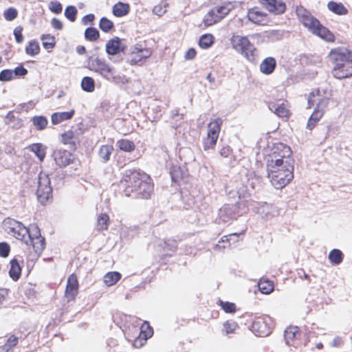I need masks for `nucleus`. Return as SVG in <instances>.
<instances>
[{
    "label": "nucleus",
    "instance_id": "obj_1",
    "mask_svg": "<svg viewBox=\"0 0 352 352\" xmlns=\"http://www.w3.org/2000/svg\"><path fill=\"white\" fill-rule=\"evenodd\" d=\"M290 148L283 144H274L265 149L264 155L267 177L276 189H282L294 178V160Z\"/></svg>",
    "mask_w": 352,
    "mask_h": 352
},
{
    "label": "nucleus",
    "instance_id": "obj_2",
    "mask_svg": "<svg viewBox=\"0 0 352 352\" xmlns=\"http://www.w3.org/2000/svg\"><path fill=\"white\" fill-rule=\"evenodd\" d=\"M124 186V192L127 197L148 199L153 191L151 177L135 170L126 171Z\"/></svg>",
    "mask_w": 352,
    "mask_h": 352
},
{
    "label": "nucleus",
    "instance_id": "obj_3",
    "mask_svg": "<svg viewBox=\"0 0 352 352\" xmlns=\"http://www.w3.org/2000/svg\"><path fill=\"white\" fill-rule=\"evenodd\" d=\"M329 58L333 64V75L335 78L342 79L352 76V52L342 47L333 49L330 52Z\"/></svg>",
    "mask_w": 352,
    "mask_h": 352
},
{
    "label": "nucleus",
    "instance_id": "obj_4",
    "mask_svg": "<svg viewBox=\"0 0 352 352\" xmlns=\"http://www.w3.org/2000/svg\"><path fill=\"white\" fill-rule=\"evenodd\" d=\"M296 14L305 27L308 28L313 34L320 36L327 42L334 41V35L320 21L314 17L311 14L303 7H297Z\"/></svg>",
    "mask_w": 352,
    "mask_h": 352
},
{
    "label": "nucleus",
    "instance_id": "obj_5",
    "mask_svg": "<svg viewBox=\"0 0 352 352\" xmlns=\"http://www.w3.org/2000/svg\"><path fill=\"white\" fill-rule=\"evenodd\" d=\"M90 69L99 74L103 78L109 82L118 85H124L129 81L124 74L119 72L115 67L98 58L91 60Z\"/></svg>",
    "mask_w": 352,
    "mask_h": 352
},
{
    "label": "nucleus",
    "instance_id": "obj_6",
    "mask_svg": "<svg viewBox=\"0 0 352 352\" xmlns=\"http://www.w3.org/2000/svg\"><path fill=\"white\" fill-rule=\"evenodd\" d=\"M329 102V98L321 94L320 90H316L309 94L308 100L309 108L312 105L316 104V108L311 115L307 124V128L309 130L314 129L318 122L321 119L324 114L325 108Z\"/></svg>",
    "mask_w": 352,
    "mask_h": 352
},
{
    "label": "nucleus",
    "instance_id": "obj_7",
    "mask_svg": "<svg viewBox=\"0 0 352 352\" xmlns=\"http://www.w3.org/2000/svg\"><path fill=\"white\" fill-rule=\"evenodd\" d=\"M232 47L241 53L250 62L254 63L257 60L256 50L249 39L245 36L234 35L230 39Z\"/></svg>",
    "mask_w": 352,
    "mask_h": 352
},
{
    "label": "nucleus",
    "instance_id": "obj_8",
    "mask_svg": "<svg viewBox=\"0 0 352 352\" xmlns=\"http://www.w3.org/2000/svg\"><path fill=\"white\" fill-rule=\"evenodd\" d=\"M223 120L220 118L212 120L208 124L207 137L204 140V149H213L217 144Z\"/></svg>",
    "mask_w": 352,
    "mask_h": 352
},
{
    "label": "nucleus",
    "instance_id": "obj_9",
    "mask_svg": "<svg viewBox=\"0 0 352 352\" xmlns=\"http://www.w3.org/2000/svg\"><path fill=\"white\" fill-rule=\"evenodd\" d=\"M36 195L38 201L44 204L52 196V188L50 185L49 175L41 172L38 175Z\"/></svg>",
    "mask_w": 352,
    "mask_h": 352
},
{
    "label": "nucleus",
    "instance_id": "obj_10",
    "mask_svg": "<svg viewBox=\"0 0 352 352\" xmlns=\"http://www.w3.org/2000/svg\"><path fill=\"white\" fill-rule=\"evenodd\" d=\"M274 327V321L269 316L258 318L252 325V331L257 336L266 337L269 336Z\"/></svg>",
    "mask_w": 352,
    "mask_h": 352
},
{
    "label": "nucleus",
    "instance_id": "obj_11",
    "mask_svg": "<svg viewBox=\"0 0 352 352\" xmlns=\"http://www.w3.org/2000/svg\"><path fill=\"white\" fill-rule=\"evenodd\" d=\"M254 211L261 215V217L267 219H270L278 214V210L272 205L267 203L258 204V206L254 208Z\"/></svg>",
    "mask_w": 352,
    "mask_h": 352
},
{
    "label": "nucleus",
    "instance_id": "obj_12",
    "mask_svg": "<svg viewBox=\"0 0 352 352\" xmlns=\"http://www.w3.org/2000/svg\"><path fill=\"white\" fill-rule=\"evenodd\" d=\"M53 157L56 164L60 167H65L72 163L73 158L70 152L66 150H56Z\"/></svg>",
    "mask_w": 352,
    "mask_h": 352
},
{
    "label": "nucleus",
    "instance_id": "obj_13",
    "mask_svg": "<svg viewBox=\"0 0 352 352\" xmlns=\"http://www.w3.org/2000/svg\"><path fill=\"white\" fill-rule=\"evenodd\" d=\"M78 283L76 276L71 274L67 279V284L65 289V298L67 301L73 300L78 294Z\"/></svg>",
    "mask_w": 352,
    "mask_h": 352
},
{
    "label": "nucleus",
    "instance_id": "obj_14",
    "mask_svg": "<svg viewBox=\"0 0 352 352\" xmlns=\"http://www.w3.org/2000/svg\"><path fill=\"white\" fill-rule=\"evenodd\" d=\"M262 3L270 12L277 14L283 13L286 8L283 2L277 0H262Z\"/></svg>",
    "mask_w": 352,
    "mask_h": 352
},
{
    "label": "nucleus",
    "instance_id": "obj_15",
    "mask_svg": "<svg viewBox=\"0 0 352 352\" xmlns=\"http://www.w3.org/2000/svg\"><path fill=\"white\" fill-rule=\"evenodd\" d=\"M124 45L118 37H116L106 44V52L109 55H115L124 50Z\"/></svg>",
    "mask_w": 352,
    "mask_h": 352
},
{
    "label": "nucleus",
    "instance_id": "obj_16",
    "mask_svg": "<svg viewBox=\"0 0 352 352\" xmlns=\"http://www.w3.org/2000/svg\"><path fill=\"white\" fill-rule=\"evenodd\" d=\"M300 336L299 329L297 327H289L284 331L285 343L288 346H294L296 340Z\"/></svg>",
    "mask_w": 352,
    "mask_h": 352
},
{
    "label": "nucleus",
    "instance_id": "obj_17",
    "mask_svg": "<svg viewBox=\"0 0 352 352\" xmlns=\"http://www.w3.org/2000/svg\"><path fill=\"white\" fill-rule=\"evenodd\" d=\"M269 109L280 118H288L289 111L287 108V104L282 102L278 104L276 102H270L268 104Z\"/></svg>",
    "mask_w": 352,
    "mask_h": 352
},
{
    "label": "nucleus",
    "instance_id": "obj_18",
    "mask_svg": "<svg viewBox=\"0 0 352 352\" xmlns=\"http://www.w3.org/2000/svg\"><path fill=\"white\" fill-rule=\"evenodd\" d=\"M75 111L55 112L51 116L52 123L54 125L58 124L63 121L70 120L73 118Z\"/></svg>",
    "mask_w": 352,
    "mask_h": 352
},
{
    "label": "nucleus",
    "instance_id": "obj_19",
    "mask_svg": "<svg viewBox=\"0 0 352 352\" xmlns=\"http://www.w3.org/2000/svg\"><path fill=\"white\" fill-rule=\"evenodd\" d=\"M248 17L250 21L255 24L263 25L266 21V15L257 8H252L248 11Z\"/></svg>",
    "mask_w": 352,
    "mask_h": 352
},
{
    "label": "nucleus",
    "instance_id": "obj_20",
    "mask_svg": "<svg viewBox=\"0 0 352 352\" xmlns=\"http://www.w3.org/2000/svg\"><path fill=\"white\" fill-rule=\"evenodd\" d=\"M28 245H31L36 254H40L45 248V239L42 236L34 237L29 240L24 241Z\"/></svg>",
    "mask_w": 352,
    "mask_h": 352
},
{
    "label": "nucleus",
    "instance_id": "obj_21",
    "mask_svg": "<svg viewBox=\"0 0 352 352\" xmlns=\"http://www.w3.org/2000/svg\"><path fill=\"white\" fill-rule=\"evenodd\" d=\"M47 147L41 143L32 144L27 147V149L33 152L38 158L40 162H43L46 155Z\"/></svg>",
    "mask_w": 352,
    "mask_h": 352
},
{
    "label": "nucleus",
    "instance_id": "obj_22",
    "mask_svg": "<svg viewBox=\"0 0 352 352\" xmlns=\"http://www.w3.org/2000/svg\"><path fill=\"white\" fill-rule=\"evenodd\" d=\"M276 65V62L274 58L267 57L261 63L260 70L263 74H270L274 72Z\"/></svg>",
    "mask_w": 352,
    "mask_h": 352
},
{
    "label": "nucleus",
    "instance_id": "obj_23",
    "mask_svg": "<svg viewBox=\"0 0 352 352\" xmlns=\"http://www.w3.org/2000/svg\"><path fill=\"white\" fill-rule=\"evenodd\" d=\"M222 19L221 16L219 15L212 8L205 15L204 23L206 26H210L219 22Z\"/></svg>",
    "mask_w": 352,
    "mask_h": 352
},
{
    "label": "nucleus",
    "instance_id": "obj_24",
    "mask_svg": "<svg viewBox=\"0 0 352 352\" xmlns=\"http://www.w3.org/2000/svg\"><path fill=\"white\" fill-rule=\"evenodd\" d=\"M222 19L221 16L219 15L212 8L205 15L204 23L206 26H210L219 22Z\"/></svg>",
    "mask_w": 352,
    "mask_h": 352
},
{
    "label": "nucleus",
    "instance_id": "obj_25",
    "mask_svg": "<svg viewBox=\"0 0 352 352\" xmlns=\"http://www.w3.org/2000/svg\"><path fill=\"white\" fill-rule=\"evenodd\" d=\"M28 233V228L19 222L17 226L14 227V230L10 232V234H12L16 239L24 241Z\"/></svg>",
    "mask_w": 352,
    "mask_h": 352
},
{
    "label": "nucleus",
    "instance_id": "obj_26",
    "mask_svg": "<svg viewBox=\"0 0 352 352\" xmlns=\"http://www.w3.org/2000/svg\"><path fill=\"white\" fill-rule=\"evenodd\" d=\"M327 8L330 11L338 15H345L348 13V10L342 3L329 1Z\"/></svg>",
    "mask_w": 352,
    "mask_h": 352
},
{
    "label": "nucleus",
    "instance_id": "obj_27",
    "mask_svg": "<svg viewBox=\"0 0 352 352\" xmlns=\"http://www.w3.org/2000/svg\"><path fill=\"white\" fill-rule=\"evenodd\" d=\"M219 217L225 223L229 221L231 219L235 218L232 207L229 205L223 206L219 210Z\"/></svg>",
    "mask_w": 352,
    "mask_h": 352
},
{
    "label": "nucleus",
    "instance_id": "obj_28",
    "mask_svg": "<svg viewBox=\"0 0 352 352\" xmlns=\"http://www.w3.org/2000/svg\"><path fill=\"white\" fill-rule=\"evenodd\" d=\"M121 278V274L117 272L107 273L103 277L105 285L110 287L115 285Z\"/></svg>",
    "mask_w": 352,
    "mask_h": 352
},
{
    "label": "nucleus",
    "instance_id": "obj_29",
    "mask_svg": "<svg viewBox=\"0 0 352 352\" xmlns=\"http://www.w3.org/2000/svg\"><path fill=\"white\" fill-rule=\"evenodd\" d=\"M113 151V147L111 145H102L99 149L98 156L103 162H107L109 160Z\"/></svg>",
    "mask_w": 352,
    "mask_h": 352
},
{
    "label": "nucleus",
    "instance_id": "obj_30",
    "mask_svg": "<svg viewBox=\"0 0 352 352\" xmlns=\"http://www.w3.org/2000/svg\"><path fill=\"white\" fill-rule=\"evenodd\" d=\"M233 6L230 1H225L223 5L217 6L213 8L214 11L220 16L221 18H224L228 13L233 9Z\"/></svg>",
    "mask_w": 352,
    "mask_h": 352
},
{
    "label": "nucleus",
    "instance_id": "obj_31",
    "mask_svg": "<svg viewBox=\"0 0 352 352\" xmlns=\"http://www.w3.org/2000/svg\"><path fill=\"white\" fill-rule=\"evenodd\" d=\"M129 11V6L126 3L118 2L113 7V14L116 16H123L128 14Z\"/></svg>",
    "mask_w": 352,
    "mask_h": 352
},
{
    "label": "nucleus",
    "instance_id": "obj_32",
    "mask_svg": "<svg viewBox=\"0 0 352 352\" xmlns=\"http://www.w3.org/2000/svg\"><path fill=\"white\" fill-rule=\"evenodd\" d=\"M21 269L16 259L10 261L9 274L14 280H17L21 275Z\"/></svg>",
    "mask_w": 352,
    "mask_h": 352
},
{
    "label": "nucleus",
    "instance_id": "obj_33",
    "mask_svg": "<svg viewBox=\"0 0 352 352\" xmlns=\"http://www.w3.org/2000/svg\"><path fill=\"white\" fill-rule=\"evenodd\" d=\"M151 54H152V52L150 49L144 48V50H142V52L132 56V58L129 60V63L131 65L138 64L142 60L150 57Z\"/></svg>",
    "mask_w": 352,
    "mask_h": 352
},
{
    "label": "nucleus",
    "instance_id": "obj_34",
    "mask_svg": "<svg viewBox=\"0 0 352 352\" xmlns=\"http://www.w3.org/2000/svg\"><path fill=\"white\" fill-rule=\"evenodd\" d=\"M32 121L33 125L39 131L45 129L48 123L47 119L43 116H34Z\"/></svg>",
    "mask_w": 352,
    "mask_h": 352
},
{
    "label": "nucleus",
    "instance_id": "obj_35",
    "mask_svg": "<svg viewBox=\"0 0 352 352\" xmlns=\"http://www.w3.org/2000/svg\"><path fill=\"white\" fill-rule=\"evenodd\" d=\"M258 287L259 290L265 294H269L274 290L273 283L268 280H260Z\"/></svg>",
    "mask_w": 352,
    "mask_h": 352
},
{
    "label": "nucleus",
    "instance_id": "obj_36",
    "mask_svg": "<svg viewBox=\"0 0 352 352\" xmlns=\"http://www.w3.org/2000/svg\"><path fill=\"white\" fill-rule=\"evenodd\" d=\"M41 39L43 41V47L46 50H52L55 46V37L51 34H42Z\"/></svg>",
    "mask_w": 352,
    "mask_h": 352
},
{
    "label": "nucleus",
    "instance_id": "obj_37",
    "mask_svg": "<svg viewBox=\"0 0 352 352\" xmlns=\"http://www.w3.org/2000/svg\"><path fill=\"white\" fill-rule=\"evenodd\" d=\"M109 218L107 214H100L97 219V230L102 231L107 230Z\"/></svg>",
    "mask_w": 352,
    "mask_h": 352
},
{
    "label": "nucleus",
    "instance_id": "obj_38",
    "mask_svg": "<svg viewBox=\"0 0 352 352\" xmlns=\"http://www.w3.org/2000/svg\"><path fill=\"white\" fill-rule=\"evenodd\" d=\"M116 145L120 150L125 152H131L135 149L134 143L128 140H118Z\"/></svg>",
    "mask_w": 352,
    "mask_h": 352
},
{
    "label": "nucleus",
    "instance_id": "obj_39",
    "mask_svg": "<svg viewBox=\"0 0 352 352\" xmlns=\"http://www.w3.org/2000/svg\"><path fill=\"white\" fill-rule=\"evenodd\" d=\"M214 42V37L210 34L202 35L199 41V46L203 49H208Z\"/></svg>",
    "mask_w": 352,
    "mask_h": 352
},
{
    "label": "nucleus",
    "instance_id": "obj_40",
    "mask_svg": "<svg viewBox=\"0 0 352 352\" xmlns=\"http://www.w3.org/2000/svg\"><path fill=\"white\" fill-rule=\"evenodd\" d=\"M82 89L87 92H92L95 89V82L91 77H84L81 81Z\"/></svg>",
    "mask_w": 352,
    "mask_h": 352
},
{
    "label": "nucleus",
    "instance_id": "obj_41",
    "mask_svg": "<svg viewBox=\"0 0 352 352\" xmlns=\"http://www.w3.org/2000/svg\"><path fill=\"white\" fill-rule=\"evenodd\" d=\"M223 327V331L225 332L226 335L235 333L236 329L239 328L238 324L234 320H228L225 322Z\"/></svg>",
    "mask_w": 352,
    "mask_h": 352
},
{
    "label": "nucleus",
    "instance_id": "obj_42",
    "mask_svg": "<svg viewBox=\"0 0 352 352\" xmlns=\"http://www.w3.org/2000/svg\"><path fill=\"white\" fill-rule=\"evenodd\" d=\"M40 52L38 43L36 41H31L25 47V52L30 56H35Z\"/></svg>",
    "mask_w": 352,
    "mask_h": 352
},
{
    "label": "nucleus",
    "instance_id": "obj_43",
    "mask_svg": "<svg viewBox=\"0 0 352 352\" xmlns=\"http://www.w3.org/2000/svg\"><path fill=\"white\" fill-rule=\"evenodd\" d=\"M329 258L332 263L338 265L342 261V253L340 250L334 249L330 252Z\"/></svg>",
    "mask_w": 352,
    "mask_h": 352
},
{
    "label": "nucleus",
    "instance_id": "obj_44",
    "mask_svg": "<svg viewBox=\"0 0 352 352\" xmlns=\"http://www.w3.org/2000/svg\"><path fill=\"white\" fill-rule=\"evenodd\" d=\"M99 32L95 28H88L85 30V37L89 41H96L99 38Z\"/></svg>",
    "mask_w": 352,
    "mask_h": 352
},
{
    "label": "nucleus",
    "instance_id": "obj_45",
    "mask_svg": "<svg viewBox=\"0 0 352 352\" xmlns=\"http://www.w3.org/2000/svg\"><path fill=\"white\" fill-rule=\"evenodd\" d=\"M168 6V3L164 1H161L159 4L156 5L153 9V12L161 16L164 15L166 12V8Z\"/></svg>",
    "mask_w": 352,
    "mask_h": 352
},
{
    "label": "nucleus",
    "instance_id": "obj_46",
    "mask_svg": "<svg viewBox=\"0 0 352 352\" xmlns=\"http://www.w3.org/2000/svg\"><path fill=\"white\" fill-rule=\"evenodd\" d=\"M100 28L104 32H108L113 27V22L106 17L101 18L99 23Z\"/></svg>",
    "mask_w": 352,
    "mask_h": 352
},
{
    "label": "nucleus",
    "instance_id": "obj_47",
    "mask_svg": "<svg viewBox=\"0 0 352 352\" xmlns=\"http://www.w3.org/2000/svg\"><path fill=\"white\" fill-rule=\"evenodd\" d=\"M3 15L6 21H11L16 18L18 11L14 8H9L3 11Z\"/></svg>",
    "mask_w": 352,
    "mask_h": 352
},
{
    "label": "nucleus",
    "instance_id": "obj_48",
    "mask_svg": "<svg viewBox=\"0 0 352 352\" xmlns=\"http://www.w3.org/2000/svg\"><path fill=\"white\" fill-rule=\"evenodd\" d=\"M28 233L26 235V239H33L38 236H41L40 230L36 225H32L30 228H28Z\"/></svg>",
    "mask_w": 352,
    "mask_h": 352
},
{
    "label": "nucleus",
    "instance_id": "obj_49",
    "mask_svg": "<svg viewBox=\"0 0 352 352\" xmlns=\"http://www.w3.org/2000/svg\"><path fill=\"white\" fill-rule=\"evenodd\" d=\"M77 14V9L72 6H67L65 10V16L71 21L74 22L76 20Z\"/></svg>",
    "mask_w": 352,
    "mask_h": 352
},
{
    "label": "nucleus",
    "instance_id": "obj_50",
    "mask_svg": "<svg viewBox=\"0 0 352 352\" xmlns=\"http://www.w3.org/2000/svg\"><path fill=\"white\" fill-rule=\"evenodd\" d=\"M219 305L226 313H234L236 311V305L232 302L219 300Z\"/></svg>",
    "mask_w": 352,
    "mask_h": 352
},
{
    "label": "nucleus",
    "instance_id": "obj_51",
    "mask_svg": "<svg viewBox=\"0 0 352 352\" xmlns=\"http://www.w3.org/2000/svg\"><path fill=\"white\" fill-rule=\"evenodd\" d=\"M19 221H16L15 219L8 218L5 219L3 223L6 228V230L10 234V232L14 230V227L17 226L18 223Z\"/></svg>",
    "mask_w": 352,
    "mask_h": 352
},
{
    "label": "nucleus",
    "instance_id": "obj_52",
    "mask_svg": "<svg viewBox=\"0 0 352 352\" xmlns=\"http://www.w3.org/2000/svg\"><path fill=\"white\" fill-rule=\"evenodd\" d=\"M140 333L147 339L153 336V331L149 324L147 322H144L141 327Z\"/></svg>",
    "mask_w": 352,
    "mask_h": 352
},
{
    "label": "nucleus",
    "instance_id": "obj_53",
    "mask_svg": "<svg viewBox=\"0 0 352 352\" xmlns=\"http://www.w3.org/2000/svg\"><path fill=\"white\" fill-rule=\"evenodd\" d=\"M14 78V72L11 69H4L0 72V81H9Z\"/></svg>",
    "mask_w": 352,
    "mask_h": 352
},
{
    "label": "nucleus",
    "instance_id": "obj_54",
    "mask_svg": "<svg viewBox=\"0 0 352 352\" xmlns=\"http://www.w3.org/2000/svg\"><path fill=\"white\" fill-rule=\"evenodd\" d=\"M49 8L52 12L59 14L62 12L63 7L59 1H53L50 3Z\"/></svg>",
    "mask_w": 352,
    "mask_h": 352
},
{
    "label": "nucleus",
    "instance_id": "obj_55",
    "mask_svg": "<svg viewBox=\"0 0 352 352\" xmlns=\"http://www.w3.org/2000/svg\"><path fill=\"white\" fill-rule=\"evenodd\" d=\"M23 28L17 26L14 30V35L16 43H21L23 41V36L22 34Z\"/></svg>",
    "mask_w": 352,
    "mask_h": 352
},
{
    "label": "nucleus",
    "instance_id": "obj_56",
    "mask_svg": "<svg viewBox=\"0 0 352 352\" xmlns=\"http://www.w3.org/2000/svg\"><path fill=\"white\" fill-rule=\"evenodd\" d=\"M10 252V246L8 243L2 242L0 243V256L2 257H7Z\"/></svg>",
    "mask_w": 352,
    "mask_h": 352
},
{
    "label": "nucleus",
    "instance_id": "obj_57",
    "mask_svg": "<svg viewBox=\"0 0 352 352\" xmlns=\"http://www.w3.org/2000/svg\"><path fill=\"white\" fill-rule=\"evenodd\" d=\"M232 148L228 145L223 146L219 150V154L223 157H230L232 155Z\"/></svg>",
    "mask_w": 352,
    "mask_h": 352
},
{
    "label": "nucleus",
    "instance_id": "obj_58",
    "mask_svg": "<svg viewBox=\"0 0 352 352\" xmlns=\"http://www.w3.org/2000/svg\"><path fill=\"white\" fill-rule=\"evenodd\" d=\"M12 72H14V77L23 76L28 73V70L23 66L16 67L14 70H12Z\"/></svg>",
    "mask_w": 352,
    "mask_h": 352
},
{
    "label": "nucleus",
    "instance_id": "obj_59",
    "mask_svg": "<svg viewBox=\"0 0 352 352\" xmlns=\"http://www.w3.org/2000/svg\"><path fill=\"white\" fill-rule=\"evenodd\" d=\"M17 343L18 338L14 336H12L8 339L7 343L6 344L5 346L7 348V349H8L9 348H12L16 346Z\"/></svg>",
    "mask_w": 352,
    "mask_h": 352
},
{
    "label": "nucleus",
    "instance_id": "obj_60",
    "mask_svg": "<svg viewBox=\"0 0 352 352\" xmlns=\"http://www.w3.org/2000/svg\"><path fill=\"white\" fill-rule=\"evenodd\" d=\"M52 26L57 30H60L63 29V23L58 19L54 18L51 21Z\"/></svg>",
    "mask_w": 352,
    "mask_h": 352
},
{
    "label": "nucleus",
    "instance_id": "obj_61",
    "mask_svg": "<svg viewBox=\"0 0 352 352\" xmlns=\"http://www.w3.org/2000/svg\"><path fill=\"white\" fill-rule=\"evenodd\" d=\"M74 136V133L72 131H69L65 133L63 135V140L64 143L65 144L69 143V140L73 139Z\"/></svg>",
    "mask_w": 352,
    "mask_h": 352
},
{
    "label": "nucleus",
    "instance_id": "obj_62",
    "mask_svg": "<svg viewBox=\"0 0 352 352\" xmlns=\"http://www.w3.org/2000/svg\"><path fill=\"white\" fill-rule=\"evenodd\" d=\"M196 56V51L194 48L189 49L186 54H185V58L187 60H192Z\"/></svg>",
    "mask_w": 352,
    "mask_h": 352
},
{
    "label": "nucleus",
    "instance_id": "obj_63",
    "mask_svg": "<svg viewBox=\"0 0 352 352\" xmlns=\"http://www.w3.org/2000/svg\"><path fill=\"white\" fill-rule=\"evenodd\" d=\"M95 19V16L93 14H89L85 15L82 19V22L84 25H87L88 23H91Z\"/></svg>",
    "mask_w": 352,
    "mask_h": 352
},
{
    "label": "nucleus",
    "instance_id": "obj_64",
    "mask_svg": "<svg viewBox=\"0 0 352 352\" xmlns=\"http://www.w3.org/2000/svg\"><path fill=\"white\" fill-rule=\"evenodd\" d=\"M144 48H142L140 45H135L134 46L131 50V55H135L136 54H139L142 52V50H144Z\"/></svg>",
    "mask_w": 352,
    "mask_h": 352
}]
</instances>
